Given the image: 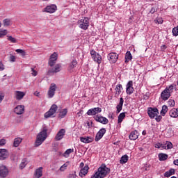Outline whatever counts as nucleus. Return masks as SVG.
I'll use <instances>...</instances> for the list:
<instances>
[{
    "label": "nucleus",
    "mask_w": 178,
    "mask_h": 178,
    "mask_svg": "<svg viewBox=\"0 0 178 178\" xmlns=\"http://www.w3.org/2000/svg\"><path fill=\"white\" fill-rule=\"evenodd\" d=\"M109 173H111V168L106 167L105 163H103L90 178H104L106 177Z\"/></svg>",
    "instance_id": "obj_1"
},
{
    "label": "nucleus",
    "mask_w": 178,
    "mask_h": 178,
    "mask_svg": "<svg viewBox=\"0 0 178 178\" xmlns=\"http://www.w3.org/2000/svg\"><path fill=\"white\" fill-rule=\"evenodd\" d=\"M47 131H48V129H47V127H44L42 131L38 134L35 143V147H40V145L42 144V142L47 140Z\"/></svg>",
    "instance_id": "obj_2"
},
{
    "label": "nucleus",
    "mask_w": 178,
    "mask_h": 178,
    "mask_svg": "<svg viewBox=\"0 0 178 178\" xmlns=\"http://www.w3.org/2000/svg\"><path fill=\"white\" fill-rule=\"evenodd\" d=\"M175 86L173 85H170L168 87H166L163 91L161 93V98L163 101H168L170 98V95L172 92H173V90Z\"/></svg>",
    "instance_id": "obj_3"
},
{
    "label": "nucleus",
    "mask_w": 178,
    "mask_h": 178,
    "mask_svg": "<svg viewBox=\"0 0 178 178\" xmlns=\"http://www.w3.org/2000/svg\"><path fill=\"white\" fill-rule=\"evenodd\" d=\"M77 24L81 30H88V27H90V19L87 17H83L81 19L78 20Z\"/></svg>",
    "instance_id": "obj_4"
},
{
    "label": "nucleus",
    "mask_w": 178,
    "mask_h": 178,
    "mask_svg": "<svg viewBox=\"0 0 178 178\" xmlns=\"http://www.w3.org/2000/svg\"><path fill=\"white\" fill-rule=\"evenodd\" d=\"M58 111V106L56 104H53L50 109L44 113V118L48 119L49 118H52L55 113H56V111Z\"/></svg>",
    "instance_id": "obj_5"
},
{
    "label": "nucleus",
    "mask_w": 178,
    "mask_h": 178,
    "mask_svg": "<svg viewBox=\"0 0 178 178\" xmlns=\"http://www.w3.org/2000/svg\"><path fill=\"white\" fill-rule=\"evenodd\" d=\"M90 55L92 58L93 60L98 63V65H101V62H102V56L99 55V54L97 53L95 50L90 51Z\"/></svg>",
    "instance_id": "obj_6"
},
{
    "label": "nucleus",
    "mask_w": 178,
    "mask_h": 178,
    "mask_svg": "<svg viewBox=\"0 0 178 178\" xmlns=\"http://www.w3.org/2000/svg\"><path fill=\"white\" fill-rule=\"evenodd\" d=\"M9 175L8 167L3 165H0V177L6 178Z\"/></svg>",
    "instance_id": "obj_7"
},
{
    "label": "nucleus",
    "mask_w": 178,
    "mask_h": 178,
    "mask_svg": "<svg viewBox=\"0 0 178 178\" xmlns=\"http://www.w3.org/2000/svg\"><path fill=\"white\" fill-rule=\"evenodd\" d=\"M56 91V85L55 83H51L47 92L48 98H54Z\"/></svg>",
    "instance_id": "obj_8"
},
{
    "label": "nucleus",
    "mask_w": 178,
    "mask_h": 178,
    "mask_svg": "<svg viewBox=\"0 0 178 178\" xmlns=\"http://www.w3.org/2000/svg\"><path fill=\"white\" fill-rule=\"evenodd\" d=\"M58 10V7L55 4H51L49 6H47L44 8V12H46L47 13H55L56 10Z\"/></svg>",
    "instance_id": "obj_9"
},
{
    "label": "nucleus",
    "mask_w": 178,
    "mask_h": 178,
    "mask_svg": "<svg viewBox=\"0 0 178 178\" xmlns=\"http://www.w3.org/2000/svg\"><path fill=\"white\" fill-rule=\"evenodd\" d=\"M102 112V108L99 107H95V108L89 109L87 112V115H88V116H94L98 113H101Z\"/></svg>",
    "instance_id": "obj_10"
},
{
    "label": "nucleus",
    "mask_w": 178,
    "mask_h": 178,
    "mask_svg": "<svg viewBox=\"0 0 178 178\" xmlns=\"http://www.w3.org/2000/svg\"><path fill=\"white\" fill-rule=\"evenodd\" d=\"M159 113L158 108H149L147 110V114L150 119H154L155 116H158Z\"/></svg>",
    "instance_id": "obj_11"
},
{
    "label": "nucleus",
    "mask_w": 178,
    "mask_h": 178,
    "mask_svg": "<svg viewBox=\"0 0 178 178\" xmlns=\"http://www.w3.org/2000/svg\"><path fill=\"white\" fill-rule=\"evenodd\" d=\"M56 60H58V53L54 52L50 56L49 60V66L52 67L56 63Z\"/></svg>",
    "instance_id": "obj_12"
},
{
    "label": "nucleus",
    "mask_w": 178,
    "mask_h": 178,
    "mask_svg": "<svg viewBox=\"0 0 178 178\" xmlns=\"http://www.w3.org/2000/svg\"><path fill=\"white\" fill-rule=\"evenodd\" d=\"M108 59L111 63H116L119 59V55L116 53H110L108 55Z\"/></svg>",
    "instance_id": "obj_13"
},
{
    "label": "nucleus",
    "mask_w": 178,
    "mask_h": 178,
    "mask_svg": "<svg viewBox=\"0 0 178 178\" xmlns=\"http://www.w3.org/2000/svg\"><path fill=\"white\" fill-rule=\"evenodd\" d=\"M126 92L128 95H131L134 92V88L133 87V81H129L126 86Z\"/></svg>",
    "instance_id": "obj_14"
},
{
    "label": "nucleus",
    "mask_w": 178,
    "mask_h": 178,
    "mask_svg": "<svg viewBox=\"0 0 178 178\" xmlns=\"http://www.w3.org/2000/svg\"><path fill=\"white\" fill-rule=\"evenodd\" d=\"M26 96V92H22L19 90H16L14 92V97L17 101H22L23 98Z\"/></svg>",
    "instance_id": "obj_15"
},
{
    "label": "nucleus",
    "mask_w": 178,
    "mask_h": 178,
    "mask_svg": "<svg viewBox=\"0 0 178 178\" xmlns=\"http://www.w3.org/2000/svg\"><path fill=\"white\" fill-rule=\"evenodd\" d=\"M94 119L96 120V122H99L102 124H108V123H109V120H108L106 118L102 117L101 115H95Z\"/></svg>",
    "instance_id": "obj_16"
},
{
    "label": "nucleus",
    "mask_w": 178,
    "mask_h": 178,
    "mask_svg": "<svg viewBox=\"0 0 178 178\" xmlns=\"http://www.w3.org/2000/svg\"><path fill=\"white\" fill-rule=\"evenodd\" d=\"M66 134V130L65 129H61L58 131L57 134L55 136L56 141H60L63 137H65V134Z\"/></svg>",
    "instance_id": "obj_17"
},
{
    "label": "nucleus",
    "mask_w": 178,
    "mask_h": 178,
    "mask_svg": "<svg viewBox=\"0 0 178 178\" xmlns=\"http://www.w3.org/2000/svg\"><path fill=\"white\" fill-rule=\"evenodd\" d=\"M105 133H106V129L105 128H102L95 136V141H99V140L104 137Z\"/></svg>",
    "instance_id": "obj_18"
},
{
    "label": "nucleus",
    "mask_w": 178,
    "mask_h": 178,
    "mask_svg": "<svg viewBox=\"0 0 178 178\" xmlns=\"http://www.w3.org/2000/svg\"><path fill=\"white\" fill-rule=\"evenodd\" d=\"M9 156V152L6 149H0V161H5Z\"/></svg>",
    "instance_id": "obj_19"
},
{
    "label": "nucleus",
    "mask_w": 178,
    "mask_h": 178,
    "mask_svg": "<svg viewBox=\"0 0 178 178\" xmlns=\"http://www.w3.org/2000/svg\"><path fill=\"white\" fill-rule=\"evenodd\" d=\"M16 115H23L24 113V105H18L14 108Z\"/></svg>",
    "instance_id": "obj_20"
},
{
    "label": "nucleus",
    "mask_w": 178,
    "mask_h": 178,
    "mask_svg": "<svg viewBox=\"0 0 178 178\" xmlns=\"http://www.w3.org/2000/svg\"><path fill=\"white\" fill-rule=\"evenodd\" d=\"M62 70V65L56 64L54 67L49 70V73H59Z\"/></svg>",
    "instance_id": "obj_21"
},
{
    "label": "nucleus",
    "mask_w": 178,
    "mask_h": 178,
    "mask_svg": "<svg viewBox=\"0 0 178 178\" xmlns=\"http://www.w3.org/2000/svg\"><path fill=\"white\" fill-rule=\"evenodd\" d=\"M80 141H81V143H84V144H90V143H92V141H94V138L91 136L81 137Z\"/></svg>",
    "instance_id": "obj_22"
},
{
    "label": "nucleus",
    "mask_w": 178,
    "mask_h": 178,
    "mask_svg": "<svg viewBox=\"0 0 178 178\" xmlns=\"http://www.w3.org/2000/svg\"><path fill=\"white\" fill-rule=\"evenodd\" d=\"M115 90V97L118 98V97H119V95H120V94L122 93V90H123V86H122V84H118L116 85Z\"/></svg>",
    "instance_id": "obj_23"
},
{
    "label": "nucleus",
    "mask_w": 178,
    "mask_h": 178,
    "mask_svg": "<svg viewBox=\"0 0 178 178\" xmlns=\"http://www.w3.org/2000/svg\"><path fill=\"white\" fill-rule=\"evenodd\" d=\"M138 131H137V130H135L134 131H131L129 136V140H137V138H138Z\"/></svg>",
    "instance_id": "obj_24"
},
{
    "label": "nucleus",
    "mask_w": 178,
    "mask_h": 178,
    "mask_svg": "<svg viewBox=\"0 0 178 178\" xmlns=\"http://www.w3.org/2000/svg\"><path fill=\"white\" fill-rule=\"evenodd\" d=\"M42 176V167H40L36 169L35 171V174L33 175V178H40Z\"/></svg>",
    "instance_id": "obj_25"
},
{
    "label": "nucleus",
    "mask_w": 178,
    "mask_h": 178,
    "mask_svg": "<svg viewBox=\"0 0 178 178\" xmlns=\"http://www.w3.org/2000/svg\"><path fill=\"white\" fill-rule=\"evenodd\" d=\"M88 169H90V168H88V165H85L84 168L80 170L79 176L81 177H84V176H86V175L88 173Z\"/></svg>",
    "instance_id": "obj_26"
},
{
    "label": "nucleus",
    "mask_w": 178,
    "mask_h": 178,
    "mask_svg": "<svg viewBox=\"0 0 178 178\" xmlns=\"http://www.w3.org/2000/svg\"><path fill=\"white\" fill-rule=\"evenodd\" d=\"M124 102V100L123 99V97L120 98V103L117 105V113H120V112L122 111L123 108V104Z\"/></svg>",
    "instance_id": "obj_27"
},
{
    "label": "nucleus",
    "mask_w": 178,
    "mask_h": 178,
    "mask_svg": "<svg viewBox=\"0 0 178 178\" xmlns=\"http://www.w3.org/2000/svg\"><path fill=\"white\" fill-rule=\"evenodd\" d=\"M170 116L171 118H178V108H172L170 111Z\"/></svg>",
    "instance_id": "obj_28"
},
{
    "label": "nucleus",
    "mask_w": 178,
    "mask_h": 178,
    "mask_svg": "<svg viewBox=\"0 0 178 178\" xmlns=\"http://www.w3.org/2000/svg\"><path fill=\"white\" fill-rule=\"evenodd\" d=\"M131 59H133V56L131 55V53L129 51H127L126 54H125V63H129V62H130V60H131Z\"/></svg>",
    "instance_id": "obj_29"
},
{
    "label": "nucleus",
    "mask_w": 178,
    "mask_h": 178,
    "mask_svg": "<svg viewBox=\"0 0 178 178\" xmlns=\"http://www.w3.org/2000/svg\"><path fill=\"white\" fill-rule=\"evenodd\" d=\"M175 175V169L171 168L168 171H166L164 173V177H170V176H173Z\"/></svg>",
    "instance_id": "obj_30"
},
{
    "label": "nucleus",
    "mask_w": 178,
    "mask_h": 178,
    "mask_svg": "<svg viewBox=\"0 0 178 178\" xmlns=\"http://www.w3.org/2000/svg\"><path fill=\"white\" fill-rule=\"evenodd\" d=\"M22 141H23V139L22 138H16L14 139L13 142V146L17 147L22 143Z\"/></svg>",
    "instance_id": "obj_31"
},
{
    "label": "nucleus",
    "mask_w": 178,
    "mask_h": 178,
    "mask_svg": "<svg viewBox=\"0 0 178 178\" xmlns=\"http://www.w3.org/2000/svg\"><path fill=\"white\" fill-rule=\"evenodd\" d=\"M163 145V149H172L173 148V144L171 142L167 141Z\"/></svg>",
    "instance_id": "obj_32"
},
{
    "label": "nucleus",
    "mask_w": 178,
    "mask_h": 178,
    "mask_svg": "<svg viewBox=\"0 0 178 178\" xmlns=\"http://www.w3.org/2000/svg\"><path fill=\"white\" fill-rule=\"evenodd\" d=\"M72 152H74V149H68L63 153V156H64L65 158H69V156L72 154Z\"/></svg>",
    "instance_id": "obj_33"
},
{
    "label": "nucleus",
    "mask_w": 178,
    "mask_h": 178,
    "mask_svg": "<svg viewBox=\"0 0 178 178\" xmlns=\"http://www.w3.org/2000/svg\"><path fill=\"white\" fill-rule=\"evenodd\" d=\"M69 165H70V162L67 161L65 163L61 165L59 168L60 172H65V170L67 169V166H69Z\"/></svg>",
    "instance_id": "obj_34"
},
{
    "label": "nucleus",
    "mask_w": 178,
    "mask_h": 178,
    "mask_svg": "<svg viewBox=\"0 0 178 178\" xmlns=\"http://www.w3.org/2000/svg\"><path fill=\"white\" fill-rule=\"evenodd\" d=\"M66 115H67V109L64 108L63 111H60L58 116L60 119H63Z\"/></svg>",
    "instance_id": "obj_35"
},
{
    "label": "nucleus",
    "mask_w": 178,
    "mask_h": 178,
    "mask_svg": "<svg viewBox=\"0 0 178 178\" xmlns=\"http://www.w3.org/2000/svg\"><path fill=\"white\" fill-rule=\"evenodd\" d=\"M127 161H129V156L127 155H124L121 157V159L120 161V163L122 165H124V163H127Z\"/></svg>",
    "instance_id": "obj_36"
},
{
    "label": "nucleus",
    "mask_w": 178,
    "mask_h": 178,
    "mask_svg": "<svg viewBox=\"0 0 178 178\" xmlns=\"http://www.w3.org/2000/svg\"><path fill=\"white\" fill-rule=\"evenodd\" d=\"M159 161H166V159H168V154L161 153L159 154Z\"/></svg>",
    "instance_id": "obj_37"
},
{
    "label": "nucleus",
    "mask_w": 178,
    "mask_h": 178,
    "mask_svg": "<svg viewBox=\"0 0 178 178\" xmlns=\"http://www.w3.org/2000/svg\"><path fill=\"white\" fill-rule=\"evenodd\" d=\"M76 66H77V60H73L72 63L70 64V66H69L70 70L74 69Z\"/></svg>",
    "instance_id": "obj_38"
},
{
    "label": "nucleus",
    "mask_w": 178,
    "mask_h": 178,
    "mask_svg": "<svg viewBox=\"0 0 178 178\" xmlns=\"http://www.w3.org/2000/svg\"><path fill=\"white\" fill-rule=\"evenodd\" d=\"M168 108L167 106L163 105L162 106V109H161V113L162 116H165V115H166V113H168Z\"/></svg>",
    "instance_id": "obj_39"
},
{
    "label": "nucleus",
    "mask_w": 178,
    "mask_h": 178,
    "mask_svg": "<svg viewBox=\"0 0 178 178\" xmlns=\"http://www.w3.org/2000/svg\"><path fill=\"white\" fill-rule=\"evenodd\" d=\"M124 118H126V113H121L118 115V123L122 122H123V119H124Z\"/></svg>",
    "instance_id": "obj_40"
},
{
    "label": "nucleus",
    "mask_w": 178,
    "mask_h": 178,
    "mask_svg": "<svg viewBox=\"0 0 178 178\" xmlns=\"http://www.w3.org/2000/svg\"><path fill=\"white\" fill-rule=\"evenodd\" d=\"M154 22L156 23V24H162V23H163V19H162V17H158L154 20Z\"/></svg>",
    "instance_id": "obj_41"
},
{
    "label": "nucleus",
    "mask_w": 178,
    "mask_h": 178,
    "mask_svg": "<svg viewBox=\"0 0 178 178\" xmlns=\"http://www.w3.org/2000/svg\"><path fill=\"white\" fill-rule=\"evenodd\" d=\"M6 34H8V31L6 29H4V30L0 29V38L5 37Z\"/></svg>",
    "instance_id": "obj_42"
},
{
    "label": "nucleus",
    "mask_w": 178,
    "mask_h": 178,
    "mask_svg": "<svg viewBox=\"0 0 178 178\" xmlns=\"http://www.w3.org/2000/svg\"><path fill=\"white\" fill-rule=\"evenodd\" d=\"M15 52H17V54H20L22 56H26V51L23 49H17L15 50Z\"/></svg>",
    "instance_id": "obj_43"
},
{
    "label": "nucleus",
    "mask_w": 178,
    "mask_h": 178,
    "mask_svg": "<svg viewBox=\"0 0 178 178\" xmlns=\"http://www.w3.org/2000/svg\"><path fill=\"white\" fill-rule=\"evenodd\" d=\"M26 165H27V161H26V159L22 160V161L21 162L20 165H19V168L21 169H24V168H26Z\"/></svg>",
    "instance_id": "obj_44"
},
{
    "label": "nucleus",
    "mask_w": 178,
    "mask_h": 178,
    "mask_svg": "<svg viewBox=\"0 0 178 178\" xmlns=\"http://www.w3.org/2000/svg\"><path fill=\"white\" fill-rule=\"evenodd\" d=\"M8 40L10 41V42H13V44H16V42H17V40L12 36H8Z\"/></svg>",
    "instance_id": "obj_45"
},
{
    "label": "nucleus",
    "mask_w": 178,
    "mask_h": 178,
    "mask_svg": "<svg viewBox=\"0 0 178 178\" xmlns=\"http://www.w3.org/2000/svg\"><path fill=\"white\" fill-rule=\"evenodd\" d=\"M172 35L177 37L178 35V26L172 29Z\"/></svg>",
    "instance_id": "obj_46"
},
{
    "label": "nucleus",
    "mask_w": 178,
    "mask_h": 178,
    "mask_svg": "<svg viewBox=\"0 0 178 178\" xmlns=\"http://www.w3.org/2000/svg\"><path fill=\"white\" fill-rule=\"evenodd\" d=\"M4 26H10V19H5L3 21Z\"/></svg>",
    "instance_id": "obj_47"
},
{
    "label": "nucleus",
    "mask_w": 178,
    "mask_h": 178,
    "mask_svg": "<svg viewBox=\"0 0 178 178\" xmlns=\"http://www.w3.org/2000/svg\"><path fill=\"white\" fill-rule=\"evenodd\" d=\"M154 147L155 148H158V149L161 148V149H163V144L161 143H156L154 145Z\"/></svg>",
    "instance_id": "obj_48"
},
{
    "label": "nucleus",
    "mask_w": 178,
    "mask_h": 178,
    "mask_svg": "<svg viewBox=\"0 0 178 178\" xmlns=\"http://www.w3.org/2000/svg\"><path fill=\"white\" fill-rule=\"evenodd\" d=\"M168 104L169 106H175V100H173V99H169L168 102Z\"/></svg>",
    "instance_id": "obj_49"
},
{
    "label": "nucleus",
    "mask_w": 178,
    "mask_h": 178,
    "mask_svg": "<svg viewBox=\"0 0 178 178\" xmlns=\"http://www.w3.org/2000/svg\"><path fill=\"white\" fill-rule=\"evenodd\" d=\"M10 62H16V56L13 55L10 56Z\"/></svg>",
    "instance_id": "obj_50"
},
{
    "label": "nucleus",
    "mask_w": 178,
    "mask_h": 178,
    "mask_svg": "<svg viewBox=\"0 0 178 178\" xmlns=\"http://www.w3.org/2000/svg\"><path fill=\"white\" fill-rule=\"evenodd\" d=\"M5 144H6V140H5V139H1L0 140V145L1 146H3V145H5Z\"/></svg>",
    "instance_id": "obj_51"
},
{
    "label": "nucleus",
    "mask_w": 178,
    "mask_h": 178,
    "mask_svg": "<svg viewBox=\"0 0 178 178\" xmlns=\"http://www.w3.org/2000/svg\"><path fill=\"white\" fill-rule=\"evenodd\" d=\"M155 120L157 122H161L162 120V116L161 115H158L156 117Z\"/></svg>",
    "instance_id": "obj_52"
},
{
    "label": "nucleus",
    "mask_w": 178,
    "mask_h": 178,
    "mask_svg": "<svg viewBox=\"0 0 178 178\" xmlns=\"http://www.w3.org/2000/svg\"><path fill=\"white\" fill-rule=\"evenodd\" d=\"M31 72H32L31 73L32 76H37V71H35L34 68H31Z\"/></svg>",
    "instance_id": "obj_53"
},
{
    "label": "nucleus",
    "mask_w": 178,
    "mask_h": 178,
    "mask_svg": "<svg viewBox=\"0 0 178 178\" xmlns=\"http://www.w3.org/2000/svg\"><path fill=\"white\" fill-rule=\"evenodd\" d=\"M2 70H5V67L3 66L2 62H0V72H2Z\"/></svg>",
    "instance_id": "obj_54"
},
{
    "label": "nucleus",
    "mask_w": 178,
    "mask_h": 178,
    "mask_svg": "<svg viewBox=\"0 0 178 178\" xmlns=\"http://www.w3.org/2000/svg\"><path fill=\"white\" fill-rule=\"evenodd\" d=\"M5 98V95L3 94L0 95V104L3 101V99Z\"/></svg>",
    "instance_id": "obj_55"
},
{
    "label": "nucleus",
    "mask_w": 178,
    "mask_h": 178,
    "mask_svg": "<svg viewBox=\"0 0 178 178\" xmlns=\"http://www.w3.org/2000/svg\"><path fill=\"white\" fill-rule=\"evenodd\" d=\"M154 12H156V10H155L154 8H152L150 11H149V13H151L152 15H154Z\"/></svg>",
    "instance_id": "obj_56"
},
{
    "label": "nucleus",
    "mask_w": 178,
    "mask_h": 178,
    "mask_svg": "<svg viewBox=\"0 0 178 178\" xmlns=\"http://www.w3.org/2000/svg\"><path fill=\"white\" fill-rule=\"evenodd\" d=\"M108 118H110V119L113 120L114 119V118H113V113H110L108 114Z\"/></svg>",
    "instance_id": "obj_57"
},
{
    "label": "nucleus",
    "mask_w": 178,
    "mask_h": 178,
    "mask_svg": "<svg viewBox=\"0 0 178 178\" xmlns=\"http://www.w3.org/2000/svg\"><path fill=\"white\" fill-rule=\"evenodd\" d=\"M69 178H76V174H70Z\"/></svg>",
    "instance_id": "obj_58"
},
{
    "label": "nucleus",
    "mask_w": 178,
    "mask_h": 178,
    "mask_svg": "<svg viewBox=\"0 0 178 178\" xmlns=\"http://www.w3.org/2000/svg\"><path fill=\"white\" fill-rule=\"evenodd\" d=\"M34 95H35L36 97H40V92L35 91V92H34Z\"/></svg>",
    "instance_id": "obj_59"
},
{
    "label": "nucleus",
    "mask_w": 178,
    "mask_h": 178,
    "mask_svg": "<svg viewBox=\"0 0 178 178\" xmlns=\"http://www.w3.org/2000/svg\"><path fill=\"white\" fill-rule=\"evenodd\" d=\"M174 165L178 166V159L174 161Z\"/></svg>",
    "instance_id": "obj_60"
},
{
    "label": "nucleus",
    "mask_w": 178,
    "mask_h": 178,
    "mask_svg": "<svg viewBox=\"0 0 178 178\" xmlns=\"http://www.w3.org/2000/svg\"><path fill=\"white\" fill-rule=\"evenodd\" d=\"M142 134H143V136H145L147 134V131H143Z\"/></svg>",
    "instance_id": "obj_61"
},
{
    "label": "nucleus",
    "mask_w": 178,
    "mask_h": 178,
    "mask_svg": "<svg viewBox=\"0 0 178 178\" xmlns=\"http://www.w3.org/2000/svg\"><path fill=\"white\" fill-rule=\"evenodd\" d=\"M148 98H149V97H148V95H145L144 96V99H148Z\"/></svg>",
    "instance_id": "obj_62"
},
{
    "label": "nucleus",
    "mask_w": 178,
    "mask_h": 178,
    "mask_svg": "<svg viewBox=\"0 0 178 178\" xmlns=\"http://www.w3.org/2000/svg\"><path fill=\"white\" fill-rule=\"evenodd\" d=\"M80 167H81V168L84 167V163H80Z\"/></svg>",
    "instance_id": "obj_63"
},
{
    "label": "nucleus",
    "mask_w": 178,
    "mask_h": 178,
    "mask_svg": "<svg viewBox=\"0 0 178 178\" xmlns=\"http://www.w3.org/2000/svg\"><path fill=\"white\" fill-rule=\"evenodd\" d=\"M80 113H81V112H79V113H78V115H79V116H80Z\"/></svg>",
    "instance_id": "obj_64"
}]
</instances>
